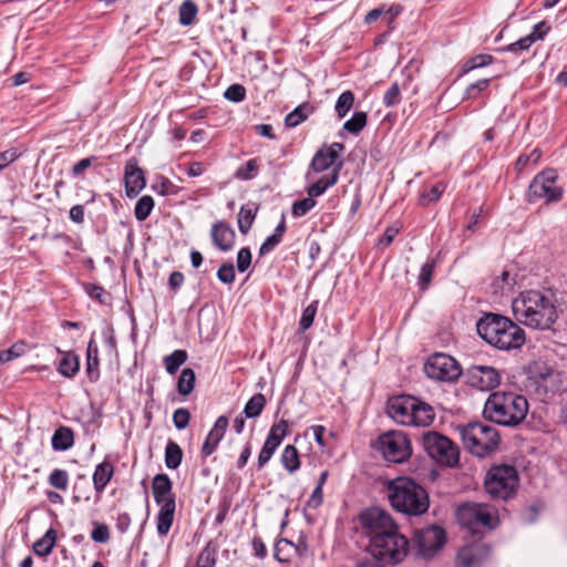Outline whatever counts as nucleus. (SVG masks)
I'll return each instance as SVG.
<instances>
[{"mask_svg":"<svg viewBox=\"0 0 567 567\" xmlns=\"http://www.w3.org/2000/svg\"><path fill=\"white\" fill-rule=\"evenodd\" d=\"M515 319L534 329H549L557 320L558 313L553 298L539 290H525L512 301Z\"/></svg>","mask_w":567,"mask_h":567,"instance_id":"nucleus-1","label":"nucleus"},{"mask_svg":"<svg viewBox=\"0 0 567 567\" xmlns=\"http://www.w3.org/2000/svg\"><path fill=\"white\" fill-rule=\"evenodd\" d=\"M476 331L486 343L503 351L519 349L526 340L525 331L517 323L493 312L477 320Z\"/></svg>","mask_w":567,"mask_h":567,"instance_id":"nucleus-2","label":"nucleus"},{"mask_svg":"<svg viewBox=\"0 0 567 567\" xmlns=\"http://www.w3.org/2000/svg\"><path fill=\"white\" fill-rule=\"evenodd\" d=\"M388 498L396 511L410 516L424 514L430 506L426 489L409 477H396L388 484Z\"/></svg>","mask_w":567,"mask_h":567,"instance_id":"nucleus-3","label":"nucleus"},{"mask_svg":"<svg viewBox=\"0 0 567 567\" xmlns=\"http://www.w3.org/2000/svg\"><path fill=\"white\" fill-rule=\"evenodd\" d=\"M483 413L496 424L514 427L526 419L528 402L523 395L497 391L487 398Z\"/></svg>","mask_w":567,"mask_h":567,"instance_id":"nucleus-4","label":"nucleus"},{"mask_svg":"<svg viewBox=\"0 0 567 567\" xmlns=\"http://www.w3.org/2000/svg\"><path fill=\"white\" fill-rule=\"evenodd\" d=\"M388 415L404 426H430L435 419L434 409L426 402L411 395L393 396L388 402Z\"/></svg>","mask_w":567,"mask_h":567,"instance_id":"nucleus-5","label":"nucleus"},{"mask_svg":"<svg viewBox=\"0 0 567 567\" xmlns=\"http://www.w3.org/2000/svg\"><path fill=\"white\" fill-rule=\"evenodd\" d=\"M456 430L465 449L478 457H484L495 451L499 443L498 431L495 426L486 423L472 422L458 425Z\"/></svg>","mask_w":567,"mask_h":567,"instance_id":"nucleus-6","label":"nucleus"},{"mask_svg":"<svg viewBox=\"0 0 567 567\" xmlns=\"http://www.w3.org/2000/svg\"><path fill=\"white\" fill-rule=\"evenodd\" d=\"M152 492L159 511L156 517V530L159 536H166L174 522L176 509L173 484L168 475L156 474L152 482Z\"/></svg>","mask_w":567,"mask_h":567,"instance_id":"nucleus-7","label":"nucleus"},{"mask_svg":"<svg viewBox=\"0 0 567 567\" xmlns=\"http://www.w3.org/2000/svg\"><path fill=\"white\" fill-rule=\"evenodd\" d=\"M360 523L369 538V548H384V539H391V533L399 527L392 516L384 509L371 507L360 515Z\"/></svg>","mask_w":567,"mask_h":567,"instance_id":"nucleus-8","label":"nucleus"},{"mask_svg":"<svg viewBox=\"0 0 567 567\" xmlns=\"http://www.w3.org/2000/svg\"><path fill=\"white\" fill-rule=\"evenodd\" d=\"M484 486L492 498L506 501L518 486V473L512 465L493 466L485 475Z\"/></svg>","mask_w":567,"mask_h":567,"instance_id":"nucleus-9","label":"nucleus"},{"mask_svg":"<svg viewBox=\"0 0 567 567\" xmlns=\"http://www.w3.org/2000/svg\"><path fill=\"white\" fill-rule=\"evenodd\" d=\"M457 519L461 525L473 533L482 528L493 529L498 525L497 511L482 503H466L457 508Z\"/></svg>","mask_w":567,"mask_h":567,"instance_id":"nucleus-10","label":"nucleus"},{"mask_svg":"<svg viewBox=\"0 0 567 567\" xmlns=\"http://www.w3.org/2000/svg\"><path fill=\"white\" fill-rule=\"evenodd\" d=\"M377 450L393 463H403L412 455V444L408 435L399 430L381 434L377 441Z\"/></svg>","mask_w":567,"mask_h":567,"instance_id":"nucleus-11","label":"nucleus"},{"mask_svg":"<svg viewBox=\"0 0 567 567\" xmlns=\"http://www.w3.org/2000/svg\"><path fill=\"white\" fill-rule=\"evenodd\" d=\"M558 173L554 168H547L537 174L528 188L529 202L545 199L546 203H557L563 198L564 189L557 184Z\"/></svg>","mask_w":567,"mask_h":567,"instance_id":"nucleus-12","label":"nucleus"},{"mask_svg":"<svg viewBox=\"0 0 567 567\" xmlns=\"http://www.w3.org/2000/svg\"><path fill=\"white\" fill-rule=\"evenodd\" d=\"M423 446L427 454L442 465L451 467L458 463V447L450 439L437 432L424 434Z\"/></svg>","mask_w":567,"mask_h":567,"instance_id":"nucleus-13","label":"nucleus"},{"mask_svg":"<svg viewBox=\"0 0 567 567\" xmlns=\"http://www.w3.org/2000/svg\"><path fill=\"white\" fill-rule=\"evenodd\" d=\"M343 151L344 145L338 142L318 150L312 157L308 172L306 173V178L315 179L316 174H327L333 172L336 167H340L341 169L342 161L340 159V153Z\"/></svg>","mask_w":567,"mask_h":567,"instance_id":"nucleus-14","label":"nucleus"},{"mask_svg":"<svg viewBox=\"0 0 567 567\" xmlns=\"http://www.w3.org/2000/svg\"><path fill=\"white\" fill-rule=\"evenodd\" d=\"M424 371L430 379L436 381H454L461 375V368L456 360L444 353L431 355L424 365Z\"/></svg>","mask_w":567,"mask_h":567,"instance_id":"nucleus-15","label":"nucleus"},{"mask_svg":"<svg viewBox=\"0 0 567 567\" xmlns=\"http://www.w3.org/2000/svg\"><path fill=\"white\" fill-rule=\"evenodd\" d=\"M409 547V540L398 528L394 533H391V540L390 538L384 539V548H369V550L378 560L398 564L406 557Z\"/></svg>","mask_w":567,"mask_h":567,"instance_id":"nucleus-16","label":"nucleus"},{"mask_svg":"<svg viewBox=\"0 0 567 567\" xmlns=\"http://www.w3.org/2000/svg\"><path fill=\"white\" fill-rule=\"evenodd\" d=\"M445 543V532L439 526H430L414 534L417 555L423 558L434 556Z\"/></svg>","mask_w":567,"mask_h":567,"instance_id":"nucleus-17","label":"nucleus"},{"mask_svg":"<svg viewBox=\"0 0 567 567\" xmlns=\"http://www.w3.org/2000/svg\"><path fill=\"white\" fill-rule=\"evenodd\" d=\"M467 382L472 388L489 391L501 384L502 375L491 365H472L466 371Z\"/></svg>","mask_w":567,"mask_h":567,"instance_id":"nucleus-18","label":"nucleus"},{"mask_svg":"<svg viewBox=\"0 0 567 567\" xmlns=\"http://www.w3.org/2000/svg\"><path fill=\"white\" fill-rule=\"evenodd\" d=\"M491 554L488 545L475 543L464 546L457 554L456 567H480Z\"/></svg>","mask_w":567,"mask_h":567,"instance_id":"nucleus-19","label":"nucleus"},{"mask_svg":"<svg viewBox=\"0 0 567 567\" xmlns=\"http://www.w3.org/2000/svg\"><path fill=\"white\" fill-rule=\"evenodd\" d=\"M125 193L130 198L136 197L145 187L146 181L144 172L137 166L135 158H130L125 164L124 172Z\"/></svg>","mask_w":567,"mask_h":567,"instance_id":"nucleus-20","label":"nucleus"},{"mask_svg":"<svg viewBox=\"0 0 567 567\" xmlns=\"http://www.w3.org/2000/svg\"><path fill=\"white\" fill-rule=\"evenodd\" d=\"M210 236L214 245L223 250L228 251L233 248L235 243V231L225 221H217L213 225Z\"/></svg>","mask_w":567,"mask_h":567,"instance_id":"nucleus-21","label":"nucleus"},{"mask_svg":"<svg viewBox=\"0 0 567 567\" xmlns=\"http://www.w3.org/2000/svg\"><path fill=\"white\" fill-rule=\"evenodd\" d=\"M340 167H336L333 172L323 174L321 177L312 179L313 183L307 187V194L312 199L321 196L328 188L337 184L339 178Z\"/></svg>","mask_w":567,"mask_h":567,"instance_id":"nucleus-22","label":"nucleus"},{"mask_svg":"<svg viewBox=\"0 0 567 567\" xmlns=\"http://www.w3.org/2000/svg\"><path fill=\"white\" fill-rule=\"evenodd\" d=\"M114 475V466L109 461L96 465L93 473V486L96 493H102Z\"/></svg>","mask_w":567,"mask_h":567,"instance_id":"nucleus-23","label":"nucleus"},{"mask_svg":"<svg viewBox=\"0 0 567 567\" xmlns=\"http://www.w3.org/2000/svg\"><path fill=\"white\" fill-rule=\"evenodd\" d=\"M52 449L55 451H66L74 444L73 431L68 426L58 427L52 435Z\"/></svg>","mask_w":567,"mask_h":567,"instance_id":"nucleus-24","label":"nucleus"},{"mask_svg":"<svg viewBox=\"0 0 567 567\" xmlns=\"http://www.w3.org/2000/svg\"><path fill=\"white\" fill-rule=\"evenodd\" d=\"M79 357L71 351L64 352L58 365L59 373L65 378H73L79 372Z\"/></svg>","mask_w":567,"mask_h":567,"instance_id":"nucleus-25","label":"nucleus"},{"mask_svg":"<svg viewBox=\"0 0 567 567\" xmlns=\"http://www.w3.org/2000/svg\"><path fill=\"white\" fill-rule=\"evenodd\" d=\"M56 542V532L50 528L45 534L33 544V550L38 556L47 557L52 553Z\"/></svg>","mask_w":567,"mask_h":567,"instance_id":"nucleus-26","label":"nucleus"},{"mask_svg":"<svg viewBox=\"0 0 567 567\" xmlns=\"http://www.w3.org/2000/svg\"><path fill=\"white\" fill-rule=\"evenodd\" d=\"M99 348L92 339L86 349V372L92 381H95L99 377Z\"/></svg>","mask_w":567,"mask_h":567,"instance_id":"nucleus-27","label":"nucleus"},{"mask_svg":"<svg viewBox=\"0 0 567 567\" xmlns=\"http://www.w3.org/2000/svg\"><path fill=\"white\" fill-rule=\"evenodd\" d=\"M516 280L507 270L502 271L501 276L496 277L492 284L494 293L498 296L508 295L514 291Z\"/></svg>","mask_w":567,"mask_h":567,"instance_id":"nucleus-28","label":"nucleus"},{"mask_svg":"<svg viewBox=\"0 0 567 567\" xmlns=\"http://www.w3.org/2000/svg\"><path fill=\"white\" fill-rule=\"evenodd\" d=\"M289 429V423L286 420H280L275 423L267 435L266 443L278 449L281 444L282 440L287 436Z\"/></svg>","mask_w":567,"mask_h":567,"instance_id":"nucleus-29","label":"nucleus"},{"mask_svg":"<svg viewBox=\"0 0 567 567\" xmlns=\"http://www.w3.org/2000/svg\"><path fill=\"white\" fill-rule=\"evenodd\" d=\"M289 429V423L286 420H280L275 423L267 435L266 443L278 449L281 444L282 440L287 436Z\"/></svg>","mask_w":567,"mask_h":567,"instance_id":"nucleus-30","label":"nucleus"},{"mask_svg":"<svg viewBox=\"0 0 567 567\" xmlns=\"http://www.w3.org/2000/svg\"><path fill=\"white\" fill-rule=\"evenodd\" d=\"M280 462L289 473L297 472L300 468V460L296 446L287 445L281 453Z\"/></svg>","mask_w":567,"mask_h":567,"instance_id":"nucleus-31","label":"nucleus"},{"mask_svg":"<svg viewBox=\"0 0 567 567\" xmlns=\"http://www.w3.org/2000/svg\"><path fill=\"white\" fill-rule=\"evenodd\" d=\"M266 403L265 395L262 393H256L248 400L244 408L245 416L248 419L258 417L262 413Z\"/></svg>","mask_w":567,"mask_h":567,"instance_id":"nucleus-32","label":"nucleus"},{"mask_svg":"<svg viewBox=\"0 0 567 567\" xmlns=\"http://www.w3.org/2000/svg\"><path fill=\"white\" fill-rule=\"evenodd\" d=\"M183 460V451L181 446L169 441L165 447V465L169 470L177 468Z\"/></svg>","mask_w":567,"mask_h":567,"instance_id":"nucleus-33","label":"nucleus"},{"mask_svg":"<svg viewBox=\"0 0 567 567\" xmlns=\"http://www.w3.org/2000/svg\"><path fill=\"white\" fill-rule=\"evenodd\" d=\"M297 551L293 543L287 539H280L275 545L274 556L279 563H288Z\"/></svg>","mask_w":567,"mask_h":567,"instance_id":"nucleus-34","label":"nucleus"},{"mask_svg":"<svg viewBox=\"0 0 567 567\" xmlns=\"http://www.w3.org/2000/svg\"><path fill=\"white\" fill-rule=\"evenodd\" d=\"M195 372L190 368H185L177 381V391L181 395H188L193 390L195 385Z\"/></svg>","mask_w":567,"mask_h":567,"instance_id":"nucleus-35","label":"nucleus"},{"mask_svg":"<svg viewBox=\"0 0 567 567\" xmlns=\"http://www.w3.org/2000/svg\"><path fill=\"white\" fill-rule=\"evenodd\" d=\"M153 208H154L153 197L150 195L142 196L135 205V209H134L135 218L140 221L145 220L151 215Z\"/></svg>","mask_w":567,"mask_h":567,"instance_id":"nucleus-36","label":"nucleus"},{"mask_svg":"<svg viewBox=\"0 0 567 567\" xmlns=\"http://www.w3.org/2000/svg\"><path fill=\"white\" fill-rule=\"evenodd\" d=\"M310 106L308 104L299 105L289 114H287L285 118V123L288 127H296L303 121L308 118Z\"/></svg>","mask_w":567,"mask_h":567,"instance_id":"nucleus-37","label":"nucleus"},{"mask_svg":"<svg viewBox=\"0 0 567 567\" xmlns=\"http://www.w3.org/2000/svg\"><path fill=\"white\" fill-rule=\"evenodd\" d=\"M186 360L187 353L184 350H175L173 353L165 357L164 364L167 373L174 374Z\"/></svg>","mask_w":567,"mask_h":567,"instance_id":"nucleus-38","label":"nucleus"},{"mask_svg":"<svg viewBox=\"0 0 567 567\" xmlns=\"http://www.w3.org/2000/svg\"><path fill=\"white\" fill-rule=\"evenodd\" d=\"M354 103V94L351 91H344L337 100L334 110L340 118H343L352 109Z\"/></svg>","mask_w":567,"mask_h":567,"instance_id":"nucleus-39","label":"nucleus"},{"mask_svg":"<svg viewBox=\"0 0 567 567\" xmlns=\"http://www.w3.org/2000/svg\"><path fill=\"white\" fill-rule=\"evenodd\" d=\"M197 14V7L192 0L184 1L179 7V23L190 25Z\"/></svg>","mask_w":567,"mask_h":567,"instance_id":"nucleus-40","label":"nucleus"},{"mask_svg":"<svg viewBox=\"0 0 567 567\" xmlns=\"http://www.w3.org/2000/svg\"><path fill=\"white\" fill-rule=\"evenodd\" d=\"M538 382L550 391L557 390V383L560 382V375L557 371L545 368L538 375Z\"/></svg>","mask_w":567,"mask_h":567,"instance_id":"nucleus-41","label":"nucleus"},{"mask_svg":"<svg viewBox=\"0 0 567 567\" xmlns=\"http://www.w3.org/2000/svg\"><path fill=\"white\" fill-rule=\"evenodd\" d=\"M367 125V113L365 112H355L352 117L344 122L343 130L358 134L361 132Z\"/></svg>","mask_w":567,"mask_h":567,"instance_id":"nucleus-42","label":"nucleus"},{"mask_svg":"<svg viewBox=\"0 0 567 567\" xmlns=\"http://www.w3.org/2000/svg\"><path fill=\"white\" fill-rule=\"evenodd\" d=\"M318 305L319 301L315 300L303 309L299 321V328L301 331H306L312 326L315 317L318 311Z\"/></svg>","mask_w":567,"mask_h":567,"instance_id":"nucleus-43","label":"nucleus"},{"mask_svg":"<svg viewBox=\"0 0 567 567\" xmlns=\"http://www.w3.org/2000/svg\"><path fill=\"white\" fill-rule=\"evenodd\" d=\"M256 214L251 208L243 206L238 213V228L240 233L247 234L251 228Z\"/></svg>","mask_w":567,"mask_h":567,"instance_id":"nucleus-44","label":"nucleus"},{"mask_svg":"<svg viewBox=\"0 0 567 567\" xmlns=\"http://www.w3.org/2000/svg\"><path fill=\"white\" fill-rule=\"evenodd\" d=\"M49 484L58 489L66 491L69 485V474L64 470L55 468L49 475Z\"/></svg>","mask_w":567,"mask_h":567,"instance_id":"nucleus-45","label":"nucleus"},{"mask_svg":"<svg viewBox=\"0 0 567 567\" xmlns=\"http://www.w3.org/2000/svg\"><path fill=\"white\" fill-rule=\"evenodd\" d=\"M316 199H312L310 196L301 200H297L292 204L291 214L297 218L302 217L308 214L316 206Z\"/></svg>","mask_w":567,"mask_h":567,"instance_id":"nucleus-46","label":"nucleus"},{"mask_svg":"<svg viewBox=\"0 0 567 567\" xmlns=\"http://www.w3.org/2000/svg\"><path fill=\"white\" fill-rule=\"evenodd\" d=\"M434 268L435 262L433 260L427 261L422 266L417 278V285L421 290L424 291L427 289L434 272Z\"/></svg>","mask_w":567,"mask_h":567,"instance_id":"nucleus-47","label":"nucleus"},{"mask_svg":"<svg viewBox=\"0 0 567 567\" xmlns=\"http://www.w3.org/2000/svg\"><path fill=\"white\" fill-rule=\"evenodd\" d=\"M25 351V344L23 342H17L9 349L0 351V362L7 363L21 357Z\"/></svg>","mask_w":567,"mask_h":567,"instance_id":"nucleus-48","label":"nucleus"},{"mask_svg":"<svg viewBox=\"0 0 567 567\" xmlns=\"http://www.w3.org/2000/svg\"><path fill=\"white\" fill-rule=\"evenodd\" d=\"M258 171L257 159H249L236 171V177L243 181H249L255 177Z\"/></svg>","mask_w":567,"mask_h":567,"instance_id":"nucleus-49","label":"nucleus"},{"mask_svg":"<svg viewBox=\"0 0 567 567\" xmlns=\"http://www.w3.org/2000/svg\"><path fill=\"white\" fill-rule=\"evenodd\" d=\"M493 61L492 55L489 54H478L466 61L463 65L464 72H470L472 70L486 66L491 64Z\"/></svg>","mask_w":567,"mask_h":567,"instance_id":"nucleus-50","label":"nucleus"},{"mask_svg":"<svg viewBox=\"0 0 567 567\" xmlns=\"http://www.w3.org/2000/svg\"><path fill=\"white\" fill-rule=\"evenodd\" d=\"M86 292L92 299L97 300L102 305H109L111 301V295L101 286L87 285Z\"/></svg>","mask_w":567,"mask_h":567,"instance_id":"nucleus-51","label":"nucleus"},{"mask_svg":"<svg viewBox=\"0 0 567 567\" xmlns=\"http://www.w3.org/2000/svg\"><path fill=\"white\" fill-rule=\"evenodd\" d=\"M91 538L95 543H107L110 539L109 526L104 523L94 522Z\"/></svg>","mask_w":567,"mask_h":567,"instance_id":"nucleus-52","label":"nucleus"},{"mask_svg":"<svg viewBox=\"0 0 567 567\" xmlns=\"http://www.w3.org/2000/svg\"><path fill=\"white\" fill-rule=\"evenodd\" d=\"M535 43V38L523 37L516 42H513L505 47L503 51L516 53L518 51L528 50Z\"/></svg>","mask_w":567,"mask_h":567,"instance_id":"nucleus-53","label":"nucleus"},{"mask_svg":"<svg viewBox=\"0 0 567 567\" xmlns=\"http://www.w3.org/2000/svg\"><path fill=\"white\" fill-rule=\"evenodd\" d=\"M221 439V435L210 431L203 444L202 454L204 456H209L213 454Z\"/></svg>","mask_w":567,"mask_h":567,"instance_id":"nucleus-54","label":"nucleus"},{"mask_svg":"<svg viewBox=\"0 0 567 567\" xmlns=\"http://www.w3.org/2000/svg\"><path fill=\"white\" fill-rule=\"evenodd\" d=\"M20 156L21 152L14 147L0 152V172L16 162Z\"/></svg>","mask_w":567,"mask_h":567,"instance_id":"nucleus-55","label":"nucleus"},{"mask_svg":"<svg viewBox=\"0 0 567 567\" xmlns=\"http://www.w3.org/2000/svg\"><path fill=\"white\" fill-rule=\"evenodd\" d=\"M224 96L231 102H241L246 96V90L240 84H233L227 87Z\"/></svg>","mask_w":567,"mask_h":567,"instance_id":"nucleus-56","label":"nucleus"},{"mask_svg":"<svg viewBox=\"0 0 567 567\" xmlns=\"http://www.w3.org/2000/svg\"><path fill=\"white\" fill-rule=\"evenodd\" d=\"M190 414L188 410L181 408L173 414V423L178 430H184L189 424Z\"/></svg>","mask_w":567,"mask_h":567,"instance_id":"nucleus-57","label":"nucleus"},{"mask_svg":"<svg viewBox=\"0 0 567 567\" xmlns=\"http://www.w3.org/2000/svg\"><path fill=\"white\" fill-rule=\"evenodd\" d=\"M217 278L224 284H233L235 280V268L233 264H224L217 271Z\"/></svg>","mask_w":567,"mask_h":567,"instance_id":"nucleus-58","label":"nucleus"},{"mask_svg":"<svg viewBox=\"0 0 567 567\" xmlns=\"http://www.w3.org/2000/svg\"><path fill=\"white\" fill-rule=\"evenodd\" d=\"M251 264V251L249 248L244 247L237 254V269L240 272L246 271Z\"/></svg>","mask_w":567,"mask_h":567,"instance_id":"nucleus-59","label":"nucleus"},{"mask_svg":"<svg viewBox=\"0 0 567 567\" xmlns=\"http://www.w3.org/2000/svg\"><path fill=\"white\" fill-rule=\"evenodd\" d=\"M400 102V87L398 83H393L383 96L385 106H394Z\"/></svg>","mask_w":567,"mask_h":567,"instance_id":"nucleus-60","label":"nucleus"},{"mask_svg":"<svg viewBox=\"0 0 567 567\" xmlns=\"http://www.w3.org/2000/svg\"><path fill=\"white\" fill-rule=\"evenodd\" d=\"M445 190V185L443 183H436L431 187V189L422 195L423 203H431L437 200L443 192Z\"/></svg>","mask_w":567,"mask_h":567,"instance_id":"nucleus-61","label":"nucleus"},{"mask_svg":"<svg viewBox=\"0 0 567 567\" xmlns=\"http://www.w3.org/2000/svg\"><path fill=\"white\" fill-rule=\"evenodd\" d=\"M489 85V80L488 79H481L478 81H476L475 83H472L471 85H468V87L466 89V95L468 99H475L478 96V94L486 90L487 86Z\"/></svg>","mask_w":567,"mask_h":567,"instance_id":"nucleus-62","label":"nucleus"},{"mask_svg":"<svg viewBox=\"0 0 567 567\" xmlns=\"http://www.w3.org/2000/svg\"><path fill=\"white\" fill-rule=\"evenodd\" d=\"M216 559L209 549H203L196 561V567H215Z\"/></svg>","mask_w":567,"mask_h":567,"instance_id":"nucleus-63","label":"nucleus"},{"mask_svg":"<svg viewBox=\"0 0 567 567\" xmlns=\"http://www.w3.org/2000/svg\"><path fill=\"white\" fill-rule=\"evenodd\" d=\"M276 450L277 449L265 442L258 455V467L261 468L262 466H265L272 457Z\"/></svg>","mask_w":567,"mask_h":567,"instance_id":"nucleus-64","label":"nucleus"}]
</instances>
